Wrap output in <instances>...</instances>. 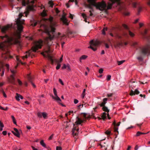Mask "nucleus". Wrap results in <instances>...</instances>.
I'll return each instance as SVG.
<instances>
[{
	"label": "nucleus",
	"mask_w": 150,
	"mask_h": 150,
	"mask_svg": "<svg viewBox=\"0 0 150 150\" xmlns=\"http://www.w3.org/2000/svg\"><path fill=\"white\" fill-rule=\"evenodd\" d=\"M10 28L13 29L15 31L13 36L10 37L7 34L4 36H0V39L3 41V42H0V51H1L2 55L8 54V45L13 41L19 43V15L16 20L13 24H8L5 27L2 28L1 32L3 34H5L6 31Z\"/></svg>",
	"instance_id": "nucleus-1"
},
{
	"label": "nucleus",
	"mask_w": 150,
	"mask_h": 150,
	"mask_svg": "<svg viewBox=\"0 0 150 150\" xmlns=\"http://www.w3.org/2000/svg\"><path fill=\"white\" fill-rule=\"evenodd\" d=\"M53 17L50 16L48 19L45 21L46 23L45 24L40 25V22L39 21H34V23H32L31 25L33 26H35L38 23H39L41 27H43L45 32L49 35V37L47 40H51L55 37V28L57 26V23L53 21Z\"/></svg>",
	"instance_id": "nucleus-2"
},
{
	"label": "nucleus",
	"mask_w": 150,
	"mask_h": 150,
	"mask_svg": "<svg viewBox=\"0 0 150 150\" xmlns=\"http://www.w3.org/2000/svg\"><path fill=\"white\" fill-rule=\"evenodd\" d=\"M110 2L108 3V6L106 3L102 1L101 2L96 3L95 0H88L89 4L87 5V7L90 10L89 12L90 13V16H92L93 15L92 12L94 10L92 6L96 7L97 9L101 11L105 10L106 8L107 9H111L113 5L115 4V6L120 5V0H110Z\"/></svg>",
	"instance_id": "nucleus-3"
},
{
	"label": "nucleus",
	"mask_w": 150,
	"mask_h": 150,
	"mask_svg": "<svg viewBox=\"0 0 150 150\" xmlns=\"http://www.w3.org/2000/svg\"><path fill=\"white\" fill-rule=\"evenodd\" d=\"M43 42V41L41 40L35 42L34 46L32 48V50H29L27 52L26 54L23 57V58L25 59L27 58L28 57L30 56L32 58L34 57L35 54H33V52H35L38 49L41 48L42 46Z\"/></svg>",
	"instance_id": "nucleus-4"
},
{
	"label": "nucleus",
	"mask_w": 150,
	"mask_h": 150,
	"mask_svg": "<svg viewBox=\"0 0 150 150\" xmlns=\"http://www.w3.org/2000/svg\"><path fill=\"white\" fill-rule=\"evenodd\" d=\"M139 49L141 53L145 55L150 54V45H147L142 47H139Z\"/></svg>",
	"instance_id": "nucleus-5"
},
{
	"label": "nucleus",
	"mask_w": 150,
	"mask_h": 150,
	"mask_svg": "<svg viewBox=\"0 0 150 150\" xmlns=\"http://www.w3.org/2000/svg\"><path fill=\"white\" fill-rule=\"evenodd\" d=\"M137 83L135 81H131L129 82V84L130 88H132L130 94L131 96L135 95L136 94H138L139 93V92L137 89H136L134 91L132 90V89H134V88H135L137 85Z\"/></svg>",
	"instance_id": "nucleus-6"
},
{
	"label": "nucleus",
	"mask_w": 150,
	"mask_h": 150,
	"mask_svg": "<svg viewBox=\"0 0 150 150\" xmlns=\"http://www.w3.org/2000/svg\"><path fill=\"white\" fill-rule=\"evenodd\" d=\"M52 52L50 47H48L46 49L44 50L43 52L41 53L42 54L44 57H48L51 60L52 63H53V60L52 57L50 56L49 54L50 53Z\"/></svg>",
	"instance_id": "nucleus-7"
},
{
	"label": "nucleus",
	"mask_w": 150,
	"mask_h": 150,
	"mask_svg": "<svg viewBox=\"0 0 150 150\" xmlns=\"http://www.w3.org/2000/svg\"><path fill=\"white\" fill-rule=\"evenodd\" d=\"M90 46L88 47L94 51L97 50L96 47L98 46L100 44V42L97 40L94 41L93 40L90 42Z\"/></svg>",
	"instance_id": "nucleus-8"
},
{
	"label": "nucleus",
	"mask_w": 150,
	"mask_h": 150,
	"mask_svg": "<svg viewBox=\"0 0 150 150\" xmlns=\"http://www.w3.org/2000/svg\"><path fill=\"white\" fill-rule=\"evenodd\" d=\"M53 92L55 96L52 94L50 95V96L52 98V99H54V100L56 101L58 103L61 105L62 106H64V105L61 103V100L60 98L58 96L57 90L55 88H53Z\"/></svg>",
	"instance_id": "nucleus-9"
},
{
	"label": "nucleus",
	"mask_w": 150,
	"mask_h": 150,
	"mask_svg": "<svg viewBox=\"0 0 150 150\" xmlns=\"http://www.w3.org/2000/svg\"><path fill=\"white\" fill-rule=\"evenodd\" d=\"M23 15L21 13H19V39L21 38V33L23 31V27L22 25L24 24V20L21 19Z\"/></svg>",
	"instance_id": "nucleus-10"
},
{
	"label": "nucleus",
	"mask_w": 150,
	"mask_h": 150,
	"mask_svg": "<svg viewBox=\"0 0 150 150\" xmlns=\"http://www.w3.org/2000/svg\"><path fill=\"white\" fill-rule=\"evenodd\" d=\"M30 3V1L29 0H28L27 2H26L25 0H23L22 1V5L23 6H25L27 5L28 9L30 11H32L34 9V5H30L29 4Z\"/></svg>",
	"instance_id": "nucleus-11"
},
{
	"label": "nucleus",
	"mask_w": 150,
	"mask_h": 150,
	"mask_svg": "<svg viewBox=\"0 0 150 150\" xmlns=\"http://www.w3.org/2000/svg\"><path fill=\"white\" fill-rule=\"evenodd\" d=\"M16 67H15V69H10L12 74L10 75V77L11 79V81L12 82H13L15 81V77L16 73Z\"/></svg>",
	"instance_id": "nucleus-12"
},
{
	"label": "nucleus",
	"mask_w": 150,
	"mask_h": 150,
	"mask_svg": "<svg viewBox=\"0 0 150 150\" xmlns=\"http://www.w3.org/2000/svg\"><path fill=\"white\" fill-rule=\"evenodd\" d=\"M147 32V30L145 29L143 33H141L142 35L143 36V37L147 41L149 42H150V35L149 36L146 35Z\"/></svg>",
	"instance_id": "nucleus-13"
},
{
	"label": "nucleus",
	"mask_w": 150,
	"mask_h": 150,
	"mask_svg": "<svg viewBox=\"0 0 150 150\" xmlns=\"http://www.w3.org/2000/svg\"><path fill=\"white\" fill-rule=\"evenodd\" d=\"M100 146L103 150H106L108 146L107 143L101 142L100 143L98 144V146Z\"/></svg>",
	"instance_id": "nucleus-14"
},
{
	"label": "nucleus",
	"mask_w": 150,
	"mask_h": 150,
	"mask_svg": "<svg viewBox=\"0 0 150 150\" xmlns=\"http://www.w3.org/2000/svg\"><path fill=\"white\" fill-rule=\"evenodd\" d=\"M79 129L76 128L74 127L72 131V133L73 136L75 138H76V137L78 135V133L79 132Z\"/></svg>",
	"instance_id": "nucleus-15"
},
{
	"label": "nucleus",
	"mask_w": 150,
	"mask_h": 150,
	"mask_svg": "<svg viewBox=\"0 0 150 150\" xmlns=\"http://www.w3.org/2000/svg\"><path fill=\"white\" fill-rule=\"evenodd\" d=\"M11 6L12 7V10L13 12L15 11L16 12H17L18 11L19 7L18 5L12 4Z\"/></svg>",
	"instance_id": "nucleus-16"
},
{
	"label": "nucleus",
	"mask_w": 150,
	"mask_h": 150,
	"mask_svg": "<svg viewBox=\"0 0 150 150\" xmlns=\"http://www.w3.org/2000/svg\"><path fill=\"white\" fill-rule=\"evenodd\" d=\"M13 130L14 131H12V132L17 137H19V131L18 129L15 128H14Z\"/></svg>",
	"instance_id": "nucleus-17"
},
{
	"label": "nucleus",
	"mask_w": 150,
	"mask_h": 150,
	"mask_svg": "<svg viewBox=\"0 0 150 150\" xmlns=\"http://www.w3.org/2000/svg\"><path fill=\"white\" fill-rule=\"evenodd\" d=\"M27 78L29 81L31 82V83L33 85V87L34 88H35L36 86L32 82V77H31L30 74H28L27 76Z\"/></svg>",
	"instance_id": "nucleus-18"
},
{
	"label": "nucleus",
	"mask_w": 150,
	"mask_h": 150,
	"mask_svg": "<svg viewBox=\"0 0 150 150\" xmlns=\"http://www.w3.org/2000/svg\"><path fill=\"white\" fill-rule=\"evenodd\" d=\"M83 121L84 120H81L78 117H77L75 123L77 125H80L81 124V123L83 122Z\"/></svg>",
	"instance_id": "nucleus-19"
},
{
	"label": "nucleus",
	"mask_w": 150,
	"mask_h": 150,
	"mask_svg": "<svg viewBox=\"0 0 150 150\" xmlns=\"http://www.w3.org/2000/svg\"><path fill=\"white\" fill-rule=\"evenodd\" d=\"M107 100L108 98H103V102L100 104H99V105H100V106H104L105 104L107 103Z\"/></svg>",
	"instance_id": "nucleus-20"
},
{
	"label": "nucleus",
	"mask_w": 150,
	"mask_h": 150,
	"mask_svg": "<svg viewBox=\"0 0 150 150\" xmlns=\"http://www.w3.org/2000/svg\"><path fill=\"white\" fill-rule=\"evenodd\" d=\"M61 19L64 23L68 25L67 20L65 16H63L61 18Z\"/></svg>",
	"instance_id": "nucleus-21"
},
{
	"label": "nucleus",
	"mask_w": 150,
	"mask_h": 150,
	"mask_svg": "<svg viewBox=\"0 0 150 150\" xmlns=\"http://www.w3.org/2000/svg\"><path fill=\"white\" fill-rule=\"evenodd\" d=\"M113 124L115 127V132H118L117 130L118 129V128H117L116 127V125L117 126H119L120 125V123H118L117 124H116L115 122H113Z\"/></svg>",
	"instance_id": "nucleus-22"
},
{
	"label": "nucleus",
	"mask_w": 150,
	"mask_h": 150,
	"mask_svg": "<svg viewBox=\"0 0 150 150\" xmlns=\"http://www.w3.org/2000/svg\"><path fill=\"white\" fill-rule=\"evenodd\" d=\"M87 56H86V55H82L80 58V60H79V61L80 62H81V60H84V59H86L87 57Z\"/></svg>",
	"instance_id": "nucleus-23"
},
{
	"label": "nucleus",
	"mask_w": 150,
	"mask_h": 150,
	"mask_svg": "<svg viewBox=\"0 0 150 150\" xmlns=\"http://www.w3.org/2000/svg\"><path fill=\"white\" fill-rule=\"evenodd\" d=\"M102 108V109L104 111L106 112H109V110L108 109V108L107 107L105 106V105Z\"/></svg>",
	"instance_id": "nucleus-24"
},
{
	"label": "nucleus",
	"mask_w": 150,
	"mask_h": 150,
	"mask_svg": "<svg viewBox=\"0 0 150 150\" xmlns=\"http://www.w3.org/2000/svg\"><path fill=\"white\" fill-rule=\"evenodd\" d=\"M107 30V27H105L102 30V34L103 35H105L106 34L105 31Z\"/></svg>",
	"instance_id": "nucleus-25"
},
{
	"label": "nucleus",
	"mask_w": 150,
	"mask_h": 150,
	"mask_svg": "<svg viewBox=\"0 0 150 150\" xmlns=\"http://www.w3.org/2000/svg\"><path fill=\"white\" fill-rule=\"evenodd\" d=\"M81 16L83 17V18H84V21L86 22H87L86 19H87V16L86 15V14H85V13H82L81 14Z\"/></svg>",
	"instance_id": "nucleus-26"
},
{
	"label": "nucleus",
	"mask_w": 150,
	"mask_h": 150,
	"mask_svg": "<svg viewBox=\"0 0 150 150\" xmlns=\"http://www.w3.org/2000/svg\"><path fill=\"white\" fill-rule=\"evenodd\" d=\"M142 7L141 6H139L138 8V12L137 13V15L139 14L142 11Z\"/></svg>",
	"instance_id": "nucleus-27"
},
{
	"label": "nucleus",
	"mask_w": 150,
	"mask_h": 150,
	"mask_svg": "<svg viewBox=\"0 0 150 150\" xmlns=\"http://www.w3.org/2000/svg\"><path fill=\"white\" fill-rule=\"evenodd\" d=\"M106 113L105 112H104L103 113L102 117L103 120H104L106 118Z\"/></svg>",
	"instance_id": "nucleus-28"
},
{
	"label": "nucleus",
	"mask_w": 150,
	"mask_h": 150,
	"mask_svg": "<svg viewBox=\"0 0 150 150\" xmlns=\"http://www.w3.org/2000/svg\"><path fill=\"white\" fill-rule=\"evenodd\" d=\"M40 144L43 147L45 148L46 147V144L44 142V141L43 140H41V141L40 142Z\"/></svg>",
	"instance_id": "nucleus-29"
},
{
	"label": "nucleus",
	"mask_w": 150,
	"mask_h": 150,
	"mask_svg": "<svg viewBox=\"0 0 150 150\" xmlns=\"http://www.w3.org/2000/svg\"><path fill=\"white\" fill-rule=\"evenodd\" d=\"M11 117V118L12 119V120H13V123L14 124L17 125H16V119L15 118V117L13 115H12Z\"/></svg>",
	"instance_id": "nucleus-30"
},
{
	"label": "nucleus",
	"mask_w": 150,
	"mask_h": 150,
	"mask_svg": "<svg viewBox=\"0 0 150 150\" xmlns=\"http://www.w3.org/2000/svg\"><path fill=\"white\" fill-rule=\"evenodd\" d=\"M86 90L85 89H84L83 90V91L81 95V97L82 98H83L84 97H85V92H86Z\"/></svg>",
	"instance_id": "nucleus-31"
},
{
	"label": "nucleus",
	"mask_w": 150,
	"mask_h": 150,
	"mask_svg": "<svg viewBox=\"0 0 150 150\" xmlns=\"http://www.w3.org/2000/svg\"><path fill=\"white\" fill-rule=\"evenodd\" d=\"M42 116L45 119L47 116V114L45 112H42Z\"/></svg>",
	"instance_id": "nucleus-32"
},
{
	"label": "nucleus",
	"mask_w": 150,
	"mask_h": 150,
	"mask_svg": "<svg viewBox=\"0 0 150 150\" xmlns=\"http://www.w3.org/2000/svg\"><path fill=\"white\" fill-rule=\"evenodd\" d=\"M128 33L129 35H130V36L131 37H133L134 35V34L131 32L130 30H128Z\"/></svg>",
	"instance_id": "nucleus-33"
},
{
	"label": "nucleus",
	"mask_w": 150,
	"mask_h": 150,
	"mask_svg": "<svg viewBox=\"0 0 150 150\" xmlns=\"http://www.w3.org/2000/svg\"><path fill=\"white\" fill-rule=\"evenodd\" d=\"M137 59L138 60L141 62H142L143 60V57L141 56L137 57Z\"/></svg>",
	"instance_id": "nucleus-34"
},
{
	"label": "nucleus",
	"mask_w": 150,
	"mask_h": 150,
	"mask_svg": "<svg viewBox=\"0 0 150 150\" xmlns=\"http://www.w3.org/2000/svg\"><path fill=\"white\" fill-rule=\"evenodd\" d=\"M125 60H121L117 61V64L118 65H120L123 64L125 62Z\"/></svg>",
	"instance_id": "nucleus-35"
},
{
	"label": "nucleus",
	"mask_w": 150,
	"mask_h": 150,
	"mask_svg": "<svg viewBox=\"0 0 150 150\" xmlns=\"http://www.w3.org/2000/svg\"><path fill=\"white\" fill-rule=\"evenodd\" d=\"M49 5L50 6V7H51L52 8L53 7V6L54 5V4H53V2H52L51 1H49Z\"/></svg>",
	"instance_id": "nucleus-36"
},
{
	"label": "nucleus",
	"mask_w": 150,
	"mask_h": 150,
	"mask_svg": "<svg viewBox=\"0 0 150 150\" xmlns=\"http://www.w3.org/2000/svg\"><path fill=\"white\" fill-rule=\"evenodd\" d=\"M41 15L43 16H46V11L45 10L43 11L41 13Z\"/></svg>",
	"instance_id": "nucleus-37"
},
{
	"label": "nucleus",
	"mask_w": 150,
	"mask_h": 150,
	"mask_svg": "<svg viewBox=\"0 0 150 150\" xmlns=\"http://www.w3.org/2000/svg\"><path fill=\"white\" fill-rule=\"evenodd\" d=\"M137 45H138V43L137 42H133L132 45V46L134 47H136Z\"/></svg>",
	"instance_id": "nucleus-38"
},
{
	"label": "nucleus",
	"mask_w": 150,
	"mask_h": 150,
	"mask_svg": "<svg viewBox=\"0 0 150 150\" xmlns=\"http://www.w3.org/2000/svg\"><path fill=\"white\" fill-rule=\"evenodd\" d=\"M37 115L40 118L42 117V113L40 112H38L37 113Z\"/></svg>",
	"instance_id": "nucleus-39"
},
{
	"label": "nucleus",
	"mask_w": 150,
	"mask_h": 150,
	"mask_svg": "<svg viewBox=\"0 0 150 150\" xmlns=\"http://www.w3.org/2000/svg\"><path fill=\"white\" fill-rule=\"evenodd\" d=\"M105 133L107 135H110L111 134V131L109 130H107L106 131Z\"/></svg>",
	"instance_id": "nucleus-40"
},
{
	"label": "nucleus",
	"mask_w": 150,
	"mask_h": 150,
	"mask_svg": "<svg viewBox=\"0 0 150 150\" xmlns=\"http://www.w3.org/2000/svg\"><path fill=\"white\" fill-rule=\"evenodd\" d=\"M1 71V76H4V71H5L4 69H2Z\"/></svg>",
	"instance_id": "nucleus-41"
},
{
	"label": "nucleus",
	"mask_w": 150,
	"mask_h": 150,
	"mask_svg": "<svg viewBox=\"0 0 150 150\" xmlns=\"http://www.w3.org/2000/svg\"><path fill=\"white\" fill-rule=\"evenodd\" d=\"M60 66H61V65L59 63H58L57 64V67H56V69L57 70L59 69L60 68Z\"/></svg>",
	"instance_id": "nucleus-42"
},
{
	"label": "nucleus",
	"mask_w": 150,
	"mask_h": 150,
	"mask_svg": "<svg viewBox=\"0 0 150 150\" xmlns=\"http://www.w3.org/2000/svg\"><path fill=\"white\" fill-rule=\"evenodd\" d=\"M67 69L69 71H70L71 70L70 65L69 64H67Z\"/></svg>",
	"instance_id": "nucleus-43"
},
{
	"label": "nucleus",
	"mask_w": 150,
	"mask_h": 150,
	"mask_svg": "<svg viewBox=\"0 0 150 150\" xmlns=\"http://www.w3.org/2000/svg\"><path fill=\"white\" fill-rule=\"evenodd\" d=\"M16 99L18 101H19V94L17 93L16 96Z\"/></svg>",
	"instance_id": "nucleus-44"
},
{
	"label": "nucleus",
	"mask_w": 150,
	"mask_h": 150,
	"mask_svg": "<svg viewBox=\"0 0 150 150\" xmlns=\"http://www.w3.org/2000/svg\"><path fill=\"white\" fill-rule=\"evenodd\" d=\"M111 78V76L109 75L107 76L106 79H107V80L108 81L110 80Z\"/></svg>",
	"instance_id": "nucleus-45"
},
{
	"label": "nucleus",
	"mask_w": 150,
	"mask_h": 150,
	"mask_svg": "<svg viewBox=\"0 0 150 150\" xmlns=\"http://www.w3.org/2000/svg\"><path fill=\"white\" fill-rule=\"evenodd\" d=\"M124 14L125 16H128L129 15V13L128 11H125L124 13Z\"/></svg>",
	"instance_id": "nucleus-46"
},
{
	"label": "nucleus",
	"mask_w": 150,
	"mask_h": 150,
	"mask_svg": "<svg viewBox=\"0 0 150 150\" xmlns=\"http://www.w3.org/2000/svg\"><path fill=\"white\" fill-rule=\"evenodd\" d=\"M113 94L112 93H108L107 94V96L108 97H111L112 96Z\"/></svg>",
	"instance_id": "nucleus-47"
},
{
	"label": "nucleus",
	"mask_w": 150,
	"mask_h": 150,
	"mask_svg": "<svg viewBox=\"0 0 150 150\" xmlns=\"http://www.w3.org/2000/svg\"><path fill=\"white\" fill-rule=\"evenodd\" d=\"M122 26L125 29H128V26H127V25L125 24H123L122 25Z\"/></svg>",
	"instance_id": "nucleus-48"
},
{
	"label": "nucleus",
	"mask_w": 150,
	"mask_h": 150,
	"mask_svg": "<svg viewBox=\"0 0 150 150\" xmlns=\"http://www.w3.org/2000/svg\"><path fill=\"white\" fill-rule=\"evenodd\" d=\"M141 135V132L139 131H138L137 132V134H136V136H139Z\"/></svg>",
	"instance_id": "nucleus-49"
},
{
	"label": "nucleus",
	"mask_w": 150,
	"mask_h": 150,
	"mask_svg": "<svg viewBox=\"0 0 150 150\" xmlns=\"http://www.w3.org/2000/svg\"><path fill=\"white\" fill-rule=\"evenodd\" d=\"M103 69L102 68H100L99 70V73L100 74H101L103 72Z\"/></svg>",
	"instance_id": "nucleus-50"
},
{
	"label": "nucleus",
	"mask_w": 150,
	"mask_h": 150,
	"mask_svg": "<svg viewBox=\"0 0 150 150\" xmlns=\"http://www.w3.org/2000/svg\"><path fill=\"white\" fill-rule=\"evenodd\" d=\"M59 81L60 83L62 85H64V83L62 81V80L61 79H59Z\"/></svg>",
	"instance_id": "nucleus-51"
},
{
	"label": "nucleus",
	"mask_w": 150,
	"mask_h": 150,
	"mask_svg": "<svg viewBox=\"0 0 150 150\" xmlns=\"http://www.w3.org/2000/svg\"><path fill=\"white\" fill-rule=\"evenodd\" d=\"M0 127L2 128L4 127L3 124L1 121H0Z\"/></svg>",
	"instance_id": "nucleus-52"
},
{
	"label": "nucleus",
	"mask_w": 150,
	"mask_h": 150,
	"mask_svg": "<svg viewBox=\"0 0 150 150\" xmlns=\"http://www.w3.org/2000/svg\"><path fill=\"white\" fill-rule=\"evenodd\" d=\"M62 59H63V55H62L61 56V58H60V59H59V63L61 62H62Z\"/></svg>",
	"instance_id": "nucleus-53"
},
{
	"label": "nucleus",
	"mask_w": 150,
	"mask_h": 150,
	"mask_svg": "<svg viewBox=\"0 0 150 150\" xmlns=\"http://www.w3.org/2000/svg\"><path fill=\"white\" fill-rule=\"evenodd\" d=\"M62 148L60 146H57L56 147V150H62Z\"/></svg>",
	"instance_id": "nucleus-54"
},
{
	"label": "nucleus",
	"mask_w": 150,
	"mask_h": 150,
	"mask_svg": "<svg viewBox=\"0 0 150 150\" xmlns=\"http://www.w3.org/2000/svg\"><path fill=\"white\" fill-rule=\"evenodd\" d=\"M79 102V101L76 99H75L74 100V103L75 104Z\"/></svg>",
	"instance_id": "nucleus-55"
},
{
	"label": "nucleus",
	"mask_w": 150,
	"mask_h": 150,
	"mask_svg": "<svg viewBox=\"0 0 150 150\" xmlns=\"http://www.w3.org/2000/svg\"><path fill=\"white\" fill-rule=\"evenodd\" d=\"M137 5V3H133V6L134 7H136Z\"/></svg>",
	"instance_id": "nucleus-56"
},
{
	"label": "nucleus",
	"mask_w": 150,
	"mask_h": 150,
	"mask_svg": "<svg viewBox=\"0 0 150 150\" xmlns=\"http://www.w3.org/2000/svg\"><path fill=\"white\" fill-rule=\"evenodd\" d=\"M67 68V65H66L65 64H64L63 65L62 67V69H65Z\"/></svg>",
	"instance_id": "nucleus-57"
},
{
	"label": "nucleus",
	"mask_w": 150,
	"mask_h": 150,
	"mask_svg": "<svg viewBox=\"0 0 150 150\" xmlns=\"http://www.w3.org/2000/svg\"><path fill=\"white\" fill-rule=\"evenodd\" d=\"M3 91V92L2 93H3L4 96L5 98H6L7 96H6V94L5 93V92L4 91Z\"/></svg>",
	"instance_id": "nucleus-58"
},
{
	"label": "nucleus",
	"mask_w": 150,
	"mask_h": 150,
	"mask_svg": "<svg viewBox=\"0 0 150 150\" xmlns=\"http://www.w3.org/2000/svg\"><path fill=\"white\" fill-rule=\"evenodd\" d=\"M6 67L7 68L8 71L9 69V65L8 64H6Z\"/></svg>",
	"instance_id": "nucleus-59"
},
{
	"label": "nucleus",
	"mask_w": 150,
	"mask_h": 150,
	"mask_svg": "<svg viewBox=\"0 0 150 150\" xmlns=\"http://www.w3.org/2000/svg\"><path fill=\"white\" fill-rule=\"evenodd\" d=\"M54 136V134H52L50 136V137H49V140H51V139H52V138H53V136Z\"/></svg>",
	"instance_id": "nucleus-60"
},
{
	"label": "nucleus",
	"mask_w": 150,
	"mask_h": 150,
	"mask_svg": "<svg viewBox=\"0 0 150 150\" xmlns=\"http://www.w3.org/2000/svg\"><path fill=\"white\" fill-rule=\"evenodd\" d=\"M2 134L4 135H6L7 134V132L6 131H3L2 132Z\"/></svg>",
	"instance_id": "nucleus-61"
},
{
	"label": "nucleus",
	"mask_w": 150,
	"mask_h": 150,
	"mask_svg": "<svg viewBox=\"0 0 150 150\" xmlns=\"http://www.w3.org/2000/svg\"><path fill=\"white\" fill-rule=\"evenodd\" d=\"M69 17L71 18V19H73V15L71 14V13H70L69 16Z\"/></svg>",
	"instance_id": "nucleus-62"
},
{
	"label": "nucleus",
	"mask_w": 150,
	"mask_h": 150,
	"mask_svg": "<svg viewBox=\"0 0 150 150\" xmlns=\"http://www.w3.org/2000/svg\"><path fill=\"white\" fill-rule=\"evenodd\" d=\"M27 39H28L29 40H33V38H32L31 37H28L27 38Z\"/></svg>",
	"instance_id": "nucleus-63"
},
{
	"label": "nucleus",
	"mask_w": 150,
	"mask_h": 150,
	"mask_svg": "<svg viewBox=\"0 0 150 150\" xmlns=\"http://www.w3.org/2000/svg\"><path fill=\"white\" fill-rule=\"evenodd\" d=\"M31 147L33 150H38V149L35 148L33 146H31Z\"/></svg>",
	"instance_id": "nucleus-64"
}]
</instances>
